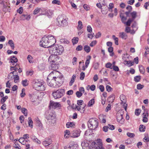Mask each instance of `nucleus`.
Returning a JSON list of instances; mask_svg holds the SVG:
<instances>
[{
	"instance_id": "1",
	"label": "nucleus",
	"mask_w": 149,
	"mask_h": 149,
	"mask_svg": "<svg viewBox=\"0 0 149 149\" xmlns=\"http://www.w3.org/2000/svg\"><path fill=\"white\" fill-rule=\"evenodd\" d=\"M58 72L54 70L50 73L47 78V83L48 85L51 87H57L60 86L62 84L61 78L60 77L55 76L58 75Z\"/></svg>"
},
{
	"instance_id": "2",
	"label": "nucleus",
	"mask_w": 149,
	"mask_h": 149,
	"mask_svg": "<svg viewBox=\"0 0 149 149\" xmlns=\"http://www.w3.org/2000/svg\"><path fill=\"white\" fill-rule=\"evenodd\" d=\"M56 42L55 38L53 36L49 35L43 37L40 42V46L44 48H49Z\"/></svg>"
},
{
	"instance_id": "3",
	"label": "nucleus",
	"mask_w": 149,
	"mask_h": 149,
	"mask_svg": "<svg viewBox=\"0 0 149 149\" xmlns=\"http://www.w3.org/2000/svg\"><path fill=\"white\" fill-rule=\"evenodd\" d=\"M49 50L50 54L57 56L61 54L64 51V49L61 45H57L50 47Z\"/></svg>"
},
{
	"instance_id": "4",
	"label": "nucleus",
	"mask_w": 149,
	"mask_h": 149,
	"mask_svg": "<svg viewBox=\"0 0 149 149\" xmlns=\"http://www.w3.org/2000/svg\"><path fill=\"white\" fill-rule=\"evenodd\" d=\"M59 58L58 56L55 55H51L48 58V62L50 65L51 69L56 70L58 68Z\"/></svg>"
},
{
	"instance_id": "5",
	"label": "nucleus",
	"mask_w": 149,
	"mask_h": 149,
	"mask_svg": "<svg viewBox=\"0 0 149 149\" xmlns=\"http://www.w3.org/2000/svg\"><path fill=\"white\" fill-rule=\"evenodd\" d=\"M90 149H105L103 146L102 140L100 139H97L96 141L92 142L90 146Z\"/></svg>"
},
{
	"instance_id": "6",
	"label": "nucleus",
	"mask_w": 149,
	"mask_h": 149,
	"mask_svg": "<svg viewBox=\"0 0 149 149\" xmlns=\"http://www.w3.org/2000/svg\"><path fill=\"white\" fill-rule=\"evenodd\" d=\"M33 88L37 91H44L45 90V84L38 80H35L33 81Z\"/></svg>"
},
{
	"instance_id": "7",
	"label": "nucleus",
	"mask_w": 149,
	"mask_h": 149,
	"mask_svg": "<svg viewBox=\"0 0 149 149\" xmlns=\"http://www.w3.org/2000/svg\"><path fill=\"white\" fill-rule=\"evenodd\" d=\"M88 127L91 130H95L98 126L97 119L96 118H90L88 122Z\"/></svg>"
},
{
	"instance_id": "8",
	"label": "nucleus",
	"mask_w": 149,
	"mask_h": 149,
	"mask_svg": "<svg viewBox=\"0 0 149 149\" xmlns=\"http://www.w3.org/2000/svg\"><path fill=\"white\" fill-rule=\"evenodd\" d=\"M65 94V90L63 89H59L54 91L52 95L55 99H58L63 97Z\"/></svg>"
},
{
	"instance_id": "9",
	"label": "nucleus",
	"mask_w": 149,
	"mask_h": 149,
	"mask_svg": "<svg viewBox=\"0 0 149 149\" xmlns=\"http://www.w3.org/2000/svg\"><path fill=\"white\" fill-rule=\"evenodd\" d=\"M57 24L59 26H65L68 24L67 19L62 16H59L57 18Z\"/></svg>"
},
{
	"instance_id": "10",
	"label": "nucleus",
	"mask_w": 149,
	"mask_h": 149,
	"mask_svg": "<svg viewBox=\"0 0 149 149\" xmlns=\"http://www.w3.org/2000/svg\"><path fill=\"white\" fill-rule=\"evenodd\" d=\"M56 115L54 112H50L47 117V119L51 125H54L56 123Z\"/></svg>"
},
{
	"instance_id": "11",
	"label": "nucleus",
	"mask_w": 149,
	"mask_h": 149,
	"mask_svg": "<svg viewBox=\"0 0 149 149\" xmlns=\"http://www.w3.org/2000/svg\"><path fill=\"white\" fill-rule=\"evenodd\" d=\"M120 104L122 106L125 111H127V104L126 102V96L123 94L121 95L120 96Z\"/></svg>"
},
{
	"instance_id": "12",
	"label": "nucleus",
	"mask_w": 149,
	"mask_h": 149,
	"mask_svg": "<svg viewBox=\"0 0 149 149\" xmlns=\"http://www.w3.org/2000/svg\"><path fill=\"white\" fill-rule=\"evenodd\" d=\"M65 149H78V145L74 141L70 142L69 145L64 146Z\"/></svg>"
},
{
	"instance_id": "13",
	"label": "nucleus",
	"mask_w": 149,
	"mask_h": 149,
	"mask_svg": "<svg viewBox=\"0 0 149 149\" xmlns=\"http://www.w3.org/2000/svg\"><path fill=\"white\" fill-rule=\"evenodd\" d=\"M123 113L118 112L117 113V120L120 123L123 124L124 123L125 119L123 118Z\"/></svg>"
},
{
	"instance_id": "14",
	"label": "nucleus",
	"mask_w": 149,
	"mask_h": 149,
	"mask_svg": "<svg viewBox=\"0 0 149 149\" xmlns=\"http://www.w3.org/2000/svg\"><path fill=\"white\" fill-rule=\"evenodd\" d=\"M29 96L31 101L33 102H37L38 103V96L34 94H29Z\"/></svg>"
},
{
	"instance_id": "15",
	"label": "nucleus",
	"mask_w": 149,
	"mask_h": 149,
	"mask_svg": "<svg viewBox=\"0 0 149 149\" xmlns=\"http://www.w3.org/2000/svg\"><path fill=\"white\" fill-rule=\"evenodd\" d=\"M50 106L54 109H56L61 107L59 102H56L52 101H50Z\"/></svg>"
},
{
	"instance_id": "16",
	"label": "nucleus",
	"mask_w": 149,
	"mask_h": 149,
	"mask_svg": "<svg viewBox=\"0 0 149 149\" xmlns=\"http://www.w3.org/2000/svg\"><path fill=\"white\" fill-rule=\"evenodd\" d=\"M81 131L80 130H74L73 131L71 134L72 137L73 138H77L80 135Z\"/></svg>"
},
{
	"instance_id": "17",
	"label": "nucleus",
	"mask_w": 149,
	"mask_h": 149,
	"mask_svg": "<svg viewBox=\"0 0 149 149\" xmlns=\"http://www.w3.org/2000/svg\"><path fill=\"white\" fill-rule=\"evenodd\" d=\"M20 18L22 20H26L29 21L31 18V16L29 15L23 14L21 16Z\"/></svg>"
},
{
	"instance_id": "18",
	"label": "nucleus",
	"mask_w": 149,
	"mask_h": 149,
	"mask_svg": "<svg viewBox=\"0 0 149 149\" xmlns=\"http://www.w3.org/2000/svg\"><path fill=\"white\" fill-rule=\"evenodd\" d=\"M51 140L50 139H46L45 140L43 141L42 144L43 145L45 146H47L51 144Z\"/></svg>"
},
{
	"instance_id": "19",
	"label": "nucleus",
	"mask_w": 149,
	"mask_h": 149,
	"mask_svg": "<svg viewBox=\"0 0 149 149\" xmlns=\"http://www.w3.org/2000/svg\"><path fill=\"white\" fill-rule=\"evenodd\" d=\"M132 27L133 28V29L131 31L130 33L132 34H134L135 33L136 31L138 29L136 23H135L133 24L132 25Z\"/></svg>"
},
{
	"instance_id": "20",
	"label": "nucleus",
	"mask_w": 149,
	"mask_h": 149,
	"mask_svg": "<svg viewBox=\"0 0 149 149\" xmlns=\"http://www.w3.org/2000/svg\"><path fill=\"white\" fill-rule=\"evenodd\" d=\"M143 121L145 123L147 122L148 120L147 117L148 116V112L147 111H145V113H143Z\"/></svg>"
},
{
	"instance_id": "21",
	"label": "nucleus",
	"mask_w": 149,
	"mask_h": 149,
	"mask_svg": "<svg viewBox=\"0 0 149 149\" xmlns=\"http://www.w3.org/2000/svg\"><path fill=\"white\" fill-rule=\"evenodd\" d=\"M10 61L12 65H14L15 63H16L18 61V59L15 57L13 56L11 58Z\"/></svg>"
},
{
	"instance_id": "22",
	"label": "nucleus",
	"mask_w": 149,
	"mask_h": 149,
	"mask_svg": "<svg viewBox=\"0 0 149 149\" xmlns=\"http://www.w3.org/2000/svg\"><path fill=\"white\" fill-rule=\"evenodd\" d=\"M89 145L88 143L86 142H83L81 143V146L83 149H88Z\"/></svg>"
},
{
	"instance_id": "23",
	"label": "nucleus",
	"mask_w": 149,
	"mask_h": 149,
	"mask_svg": "<svg viewBox=\"0 0 149 149\" xmlns=\"http://www.w3.org/2000/svg\"><path fill=\"white\" fill-rule=\"evenodd\" d=\"M91 58V56L88 55L87 56L86 60L85 63V66L86 68H87L90 62V60Z\"/></svg>"
},
{
	"instance_id": "24",
	"label": "nucleus",
	"mask_w": 149,
	"mask_h": 149,
	"mask_svg": "<svg viewBox=\"0 0 149 149\" xmlns=\"http://www.w3.org/2000/svg\"><path fill=\"white\" fill-rule=\"evenodd\" d=\"M119 36L122 39H126L127 37V35L124 32L120 33Z\"/></svg>"
},
{
	"instance_id": "25",
	"label": "nucleus",
	"mask_w": 149,
	"mask_h": 149,
	"mask_svg": "<svg viewBox=\"0 0 149 149\" xmlns=\"http://www.w3.org/2000/svg\"><path fill=\"white\" fill-rule=\"evenodd\" d=\"M76 75L75 74H74L72 75L71 80L69 83V85L71 86H72L74 82V80L76 78Z\"/></svg>"
},
{
	"instance_id": "26",
	"label": "nucleus",
	"mask_w": 149,
	"mask_h": 149,
	"mask_svg": "<svg viewBox=\"0 0 149 149\" xmlns=\"http://www.w3.org/2000/svg\"><path fill=\"white\" fill-rule=\"evenodd\" d=\"M8 43L10 45L12 49H14L15 48L14 43L12 40H9Z\"/></svg>"
},
{
	"instance_id": "27",
	"label": "nucleus",
	"mask_w": 149,
	"mask_h": 149,
	"mask_svg": "<svg viewBox=\"0 0 149 149\" xmlns=\"http://www.w3.org/2000/svg\"><path fill=\"white\" fill-rule=\"evenodd\" d=\"M137 12L136 11H134L130 13V15L132 18V19L134 20L137 16Z\"/></svg>"
},
{
	"instance_id": "28",
	"label": "nucleus",
	"mask_w": 149,
	"mask_h": 149,
	"mask_svg": "<svg viewBox=\"0 0 149 149\" xmlns=\"http://www.w3.org/2000/svg\"><path fill=\"white\" fill-rule=\"evenodd\" d=\"M19 142L23 145H25L26 144L27 141H26L22 137L20 138L19 140Z\"/></svg>"
},
{
	"instance_id": "29",
	"label": "nucleus",
	"mask_w": 149,
	"mask_h": 149,
	"mask_svg": "<svg viewBox=\"0 0 149 149\" xmlns=\"http://www.w3.org/2000/svg\"><path fill=\"white\" fill-rule=\"evenodd\" d=\"M124 63L125 64H127L130 66L134 64L133 62H132L131 61H127V60L124 61Z\"/></svg>"
},
{
	"instance_id": "30",
	"label": "nucleus",
	"mask_w": 149,
	"mask_h": 149,
	"mask_svg": "<svg viewBox=\"0 0 149 149\" xmlns=\"http://www.w3.org/2000/svg\"><path fill=\"white\" fill-rule=\"evenodd\" d=\"M37 125L40 130H42V125L40 120L37 121Z\"/></svg>"
},
{
	"instance_id": "31",
	"label": "nucleus",
	"mask_w": 149,
	"mask_h": 149,
	"mask_svg": "<svg viewBox=\"0 0 149 149\" xmlns=\"http://www.w3.org/2000/svg\"><path fill=\"white\" fill-rule=\"evenodd\" d=\"M27 59L30 63H33V58L31 55H28L27 57Z\"/></svg>"
},
{
	"instance_id": "32",
	"label": "nucleus",
	"mask_w": 149,
	"mask_h": 149,
	"mask_svg": "<svg viewBox=\"0 0 149 149\" xmlns=\"http://www.w3.org/2000/svg\"><path fill=\"white\" fill-rule=\"evenodd\" d=\"M60 42L61 43L68 44L69 42L67 39L64 38L61 39L60 40Z\"/></svg>"
},
{
	"instance_id": "33",
	"label": "nucleus",
	"mask_w": 149,
	"mask_h": 149,
	"mask_svg": "<svg viewBox=\"0 0 149 149\" xmlns=\"http://www.w3.org/2000/svg\"><path fill=\"white\" fill-rule=\"evenodd\" d=\"M28 124L29 126L31 128L33 127V122L32 121L31 118L29 117L28 118Z\"/></svg>"
},
{
	"instance_id": "34",
	"label": "nucleus",
	"mask_w": 149,
	"mask_h": 149,
	"mask_svg": "<svg viewBox=\"0 0 149 149\" xmlns=\"http://www.w3.org/2000/svg\"><path fill=\"white\" fill-rule=\"evenodd\" d=\"M84 50L87 53H88L91 51L90 47L88 45H85L84 46Z\"/></svg>"
},
{
	"instance_id": "35",
	"label": "nucleus",
	"mask_w": 149,
	"mask_h": 149,
	"mask_svg": "<svg viewBox=\"0 0 149 149\" xmlns=\"http://www.w3.org/2000/svg\"><path fill=\"white\" fill-rule=\"evenodd\" d=\"M74 125V124L73 122H68L66 123V126L67 128L72 127Z\"/></svg>"
},
{
	"instance_id": "36",
	"label": "nucleus",
	"mask_w": 149,
	"mask_h": 149,
	"mask_svg": "<svg viewBox=\"0 0 149 149\" xmlns=\"http://www.w3.org/2000/svg\"><path fill=\"white\" fill-rule=\"evenodd\" d=\"M83 28L82 22L81 21H79L78 22V26L77 29L78 30H80Z\"/></svg>"
},
{
	"instance_id": "37",
	"label": "nucleus",
	"mask_w": 149,
	"mask_h": 149,
	"mask_svg": "<svg viewBox=\"0 0 149 149\" xmlns=\"http://www.w3.org/2000/svg\"><path fill=\"white\" fill-rule=\"evenodd\" d=\"M115 97L114 95L112 94L111 95H110L108 98V100H109V101L110 102H113V100H114Z\"/></svg>"
},
{
	"instance_id": "38",
	"label": "nucleus",
	"mask_w": 149,
	"mask_h": 149,
	"mask_svg": "<svg viewBox=\"0 0 149 149\" xmlns=\"http://www.w3.org/2000/svg\"><path fill=\"white\" fill-rule=\"evenodd\" d=\"M146 127L143 125H140L139 130L140 132H143L145 130Z\"/></svg>"
},
{
	"instance_id": "39",
	"label": "nucleus",
	"mask_w": 149,
	"mask_h": 149,
	"mask_svg": "<svg viewBox=\"0 0 149 149\" xmlns=\"http://www.w3.org/2000/svg\"><path fill=\"white\" fill-rule=\"evenodd\" d=\"M95 101L93 99H91L88 102V107H90L92 106L94 103Z\"/></svg>"
},
{
	"instance_id": "40",
	"label": "nucleus",
	"mask_w": 149,
	"mask_h": 149,
	"mask_svg": "<svg viewBox=\"0 0 149 149\" xmlns=\"http://www.w3.org/2000/svg\"><path fill=\"white\" fill-rule=\"evenodd\" d=\"M112 38L115 41V43L116 45H118V38L116 37L114 35L112 36Z\"/></svg>"
},
{
	"instance_id": "41",
	"label": "nucleus",
	"mask_w": 149,
	"mask_h": 149,
	"mask_svg": "<svg viewBox=\"0 0 149 149\" xmlns=\"http://www.w3.org/2000/svg\"><path fill=\"white\" fill-rule=\"evenodd\" d=\"M79 40V38L78 37H74L72 40V42L73 44H77Z\"/></svg>"
},
{
	"instance_id": "42",
	"label": "nucleus",
	"mask_w": 149,
	"mask_h": 149,
	"mask_svg": "<svg viewBox=\"0 0 149 149\" xmlns=\"http://www.w3.org/2000/svg\"><path fill=\"white\" fill-rule=\"evenodd\" d=\"M92 131L91 130H88L86 131L84 134L86 136H88L91 135Z\"/></svg>"
},
{
	"instance_id": "43",
	"label": "nucleus",
	"mask_w": 149,
	"mask_h": 149,
	"mask_svg": "<svg viewBox=\"0 0 149 149\" xmlns=\"http://www.w3.org/2000/svg\"><path fill=\"white\" fill-rule=\"evenodd\" d=\"M120 17L121 18V20L122 22L124 24L125 23V21L126 20V18L123 15L121 14Z\"/></svg>"
},
{
	"instance_id": "44",
	"label": "nucleus",
	"mask_w": 149,
	"mask_h": 149,
	"mask_svg": "<svg viewBox=\"0 0 149 149\" xmlns=\"http://www.w3.org/2000/svg\"><path fill=\"white\" fill-rule=\"evenodd\" d=\"M27 110L25 108H23L22 109V112L25 116H26L27 115Z\"/></svg>"
},
{
	"instance_id": "45",
	"label": "nucleus",
	"mask_w": 149,
	"mask_h": 149,
	"mask_svg": "<svg viewBox=\"0 0 149 149\" xmlns=\"http://www.w3.org/2000/svg\"><path fill=\"white\" fill-rule=\"evenodd\" d=\"M22 84L24 86H27L28 84V81L27 79H25L23 80L22 82Z\"/></svg>"
},
{
	"instance_id": "46",
	"label": "nucleus",
	"mask_w": 149,
	"mask_h": 149,
	"mask_svg": "<svg viewBox=\"0 0 149 149\" xmlns=\"http://www.w3.org/2000/svg\"><path fill=\"white\" fill-rule=\"evenodd\" d=\"M8 97L7 96H5V97H2L1 99V104L3 103L8 99Z\"/></svg>"
},
{
	"instance_id": "47",
	"label": "nucleus",
	"mask_w": 149,
	"mask_h": 149,
	"mask_svg": "<svg viewBox=\"0 0 149 149\" xmlns=\"http://www.w3.org/2000/svg\"><path fill=\"white\" fill-rule=\"evenodd\" d=\"M41 10V8H36L34 10L33 14L34 15H36Z\"/></svg>"
},
{
	"instance_id": "48",
	"label": "nucleus",
	"mask_w": 149,
	"mask_h": 149,
	"mask_svg": "<svg viewBox=\"0 0 149 149\" xmlns=\"http://www.w3.org/2000/svg\"><path fill=\"white\" fill-rule=\"evenodd\" d=\"M129 55H128L126 53V54H124L123 55V59L124 60V61L127 60V59L128 58Z\"/></svg>"
},
{
	"instance_id": "49",
	"label": "nucleus",
	"mask_w": 149,
	"mask_h": 149,
	"mask_svg": "<svg viewBox=\"0 0 149 149\" xmlns=\"http://www.w3.org/2000/svg\"><path fill=\"white\" fill-rule=\"evenodd\" d=\"M133 21V19H132L131 18H129L127 22H125V23L126 25L127 26H130L131 22Z\"/></svg>"
},
{
	"instance_id": "50",
	"label": "nucleus",
	"mask_w": 149,
	"mask_h": 149,
	"mask_svg": "<svg viewBox=\"0 0 149 149\" xmlns=\"http://www.w3.org/2000/svg\"><path fill=\"white\" fill-rule=\"evenodd\" d=\"M139 70L141 73L143 74L144 73L145 70L144 68L142 66H140L139 67Z\"/></svg>"
},
{
	"instance_id": "51",
	"label": "nucleus",
	"mask_w": 149,
	"mask_h": 149,
	"mask_svg": "<svg viewBox=\"0 0 149 149\" xmlns=\"http://www.w3.org/2000/svg\"><path fill=\"white\" fill-rule=\"evenodd\" d=\"M52 3L53 4L60 5L61 4V2L59 0H54L52 1Z\"/></svg>"
},
{
	"instance_id": "52",
	"label": "nucleus",
	"mask_w": 149,
	"mask_h": 149,
	"mask_svg": "<svg viewBox=\"0 0 149 149\" xmlns=\"http://www.w3.org/2000/svg\"><path fill=\"white\" fill-rule=\"evenodd\" d=\"M105 66L107 68H110V69H113L112 64L110 63H106Z\"/></svg>"
},
{
	"instance_id": "53",
	"label": "nucleus",
	"mask_w": 149,
	"mask_h": 149,
	"mask_svg": "<svg viewBox=\"0 0 149 149\" xmlns=\"http://www.w3.org/2000/svg\"><path fill=\"white\" fill-rule=\"evenodd\" d=\"M114 7L113 4L112 3H109V7H108V9L109 11H110L111 12H112V9Z\"/></svg>"
},
{
	"instance_id": "54",
	"label": "nucleus",
	"mask_w": 149,
	"mask_h": 149,
	"mask_svg": "<svg viewBox=\"0 0 149 149\" xmlns=\"http://www.w3.org/2000/svg\"><path fill=\"white\" fill-rule=\"evenodd\" d=\"M141 79V77L140 76H137L134 78V80L135 81L138 82L140 81Z\"/></svg>"
},
{
	"instance_id": "55",
	"label": "nucleus",
	"mask_w": 149,
	"mask_h": 149,
	"mask_svg": "<svg viewBox=\"0 0 149 149\" xmlns=\"http://www.w3.org/2000/svg\"><path fill=\"white\" fill-rule=\"evenodd\" d=\"M19 81V76L17 75H15V77L14 78V82L15 83L18 82Z\"/></svg>"
},
{
	"instance_id": "56",
	"label": "nucleus",
	"mask_w": 149,
	"mask_h": 149,
	"mask_svg": "<svg viewBox=\"0 0 149 149\" xmlns=\"http://www.w3.org/2000/svg\"><path fill=\"white\" fill-rule=\"evenodd\" d=\"M85 76V73L82 72L80 74V79L81 80H83L84 79Z\"/></svg>"
},
{
	"instance_id": "57",
	"label": "nucleus",
	"mask_w": 149,
	"mask_h": 149,
	"mask_svg": "<svg viewBox=\"0 0 149 149\" xmlns=\"http://www.w3.org/2000/svg\"><path fill=\"white\" fill-rule=\"evenodd\" d=\"M127 135L129 137L132 138L134 136L135 134L134 133L127 132Z\"/></svg>"
},
{
	"instance_id": "58",
	"label": "nucleus",
	"mask_w": 149,
	"mask_h": 149,
	"mask_svg": "<svg viewBox=\"0 0 149 149\" xmlns=\"http://www.w3.org/2000/svg\"><path fill=\"white\" fill-rule=\"evenodd\" d=\"M83 7L86 11L89 10L90 9V7L86 4H84L83 5Z\"/></svg>"
},
{
	"instance_id": "59",
	"label": "nucleus",
	"mask_w": 149,
	"mask_h": 149,
	"mask_svg": "<svg viewBox=\"0 0 149 149\" xmlns=\"http://www.w3.org/2000/svg\"><path fill=\"white\" fill-rule=\"evenodd\" d=\"M76 94L77 97H80L82 96V93L79 91H77L76 92Z\"/></svg>"
},
{
	"instance_id": "60",
	"label": "nucleus",
	"mask_w": 149,
	"mask_h": 149,
	"mask_svg": "<svg viewBox=\"0 0 149 149\" xmlns=\"http://www.w3.org/2000/svg\"><path fill=\"white\" fill-rule=\"evenodd\" d=\"M106 89L107 91L108 92H110L111 91L112 89V88L110 86L107 85L106 86Z\"/></svg>"
},
{
	"instance_id": "61",
	"label": "nucleus",
	"mask_w": 149,
	"mask_h": 149,
	"mask_svg": "<svg viewBox=\"0 0 149 149\" xmlns=\"http://www.w3.org/2000/svg\"><path fill=\"white\" fill-rule=\"evenodd\" d=\"M25 91V89L23 88L22 90V93L20 94V96L21 97H23L25 95V94L24 92Z\"/></svg>"
},
{
	"instance_id": "62",
	"label": "nucleus",
	"mask_w": 149,
	"mask_h": 149,
	"mask_svg": "<svg viewBox=\"0 0 149 149\" xmlns=\"http://www.w3.org/2000/svg\"><path fill=\"white\" fill-rule=\"evenodd\" d=\"M84 102L82 100H78L77 101V104L81 106L83 104Z\"/></svg>"
},
{
	"instance_id": "63",
	"label": "nucleus",
	"mask_w": 149,
	"mask_h": 149,
	"mask_svg": "<svg viewBox=\"0 0 149 149\" xmlns=\"http://www.w3.org/2000/svg\"><path fill=\"white\" fill-rule=\"evenodd\" d=\"M144 87L143 85H141V84H138L137 85V88L138 89L140 90L142 89Z\"/></svg>"
},
{
	"instance_id": "64",
	"label": "nucleus",
	"mask_w": 149,
	"mask_h": 149,
	"mask_svg": "<svg viewBox=\"0 0 149 149\" xmlns=\"http://www.w3.org/2000/svg\"><path fill=\"white\" fill-rule=\"evenodd\" d=\"M141 112V110L139 109H136L135 112V113L136 116H138L140 114Z\"/></svg>"
}]
</instances>
